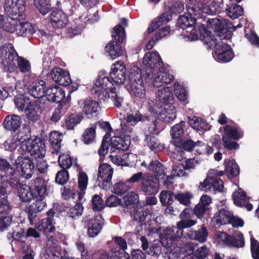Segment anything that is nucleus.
Instances as JSON below:
<instances>
[{
    "instance_id": "obj_1",
    "label": "nucleus",
    "mask_w": 259,
    "mask_h": 259,
    "mask_svg": "<svg viewBox=\"0 0 259 259\" xmlns=\"http://www.w3.org/2000/svg\"><path fill=\"white\" fill-rule=\"evenodd\" d=\"M203 33L201 34V32H198L197 28L194 29L195 32L191 31V35L187 38L192 40L200 39L204 44L207 45L209 48H215V53L213 57L218 61L227 62L231 61L233 58V54L231 48L229 46L222 41H218L217 39L213 35H212L209 31H206L204 29Z\"/></svg>"
},
{
    "instance_id": "obj_2",
    "label": "nucleus",
    "mask_w": 259,
    "mask_h": 259,
    "mask_svg": "<svg viewBox=\"0 0 259 259\" xmlns=\"http://www.w3.org/2000/svg\"><path fill=\"white\" fill-rule=\"evenodd\" d=\"M119 88L108 76L100 75L94 82L92 92L100 100L107 101L111 99L115 106L119 108L123 102V98L118 93Z\"/></svg>"
},
{
    "instance_id": "obj_3",
    "label": "nucleus",
    "mask_w": 259,
    "mask_h": 259,
    "mask_svg": "<svg viewBox=\"0 0 259 259\" xmlns=\"http://www.w3.org/2000/svg\"><path fill=\"white\" fill-rule=\"evenodd\" d=\"M1 52L5 53L3 64L8 71L13 72L16 68L17 64L21 72L28 73L30 71L31 66L29 61L19 57L12 45L4 46Z\"/></svg>"
},
{
    "instance_id": "obj_4",
    "label": "nucleus",
    "mask_w": 259,
    "mask_h": 259,
    "mask_svg": "<svg viewBox=\"0 0 259 259\" xmlns=\"http://www.w3.org/2000/svg\"><path fill=\"white\" fill-rule=\"evenodd\" d=\"M196 224L193 220L182 219L176 227H167L160 233L161 244L166 248H170L183 235V229L191 227Z\"/></svg>"
},
{
    "instance_id": "obj_5",
    "label": "nucleus",
    "mask_w": 259,
    "mask_h": 259,
    "mask_svg": "<svg viewBox=\"0 0 259 259\" xmlns=\"http://www.w3.org/2000/svg\"><path fill=\"white\" fill-rule=\"evenodd\" d=\"M23 139L22 140L21 147L19 151L21 154L29 153L33 158L44 157L45 150L44 145L40 139L35 136L30 137L29 129L28 127H23Z\"/></svg>"
},
{
    "instance_id": "obj_6",
    "label": "nucleus",
    "mask_w": 259,
    "mask_h": 259,
    "mask_svg": "<svg viewBox=\"0 0 259 259\" xmlns=\"http://www.w3.org/2000/svg\"><path fill=\"white\" fill-rule=\"evenodd\" d=\"M126 88L131 96L138 99H143L146 96L141 71L135 66H132L130 69L128 82L126 85Z\"/></svg>"
},
{
    "instance_id": "obj_7",
    "label": "nucleus",
    "mask_w": 259,
    "mask_h": 259,
    "mask_svg": "<svg viewBox=\"0 0 259 259\" xmlns=\"http://www.w3.org/2000/svg\"><path fill=\"white\" fill-rule=\"evenodd\" d=\"M35 187L37 189L35 198L37 200L28 208V219L31 225L33 224V219L36 216V213L41 211L47 205L45 199L47 195V181H36Z\"/></svg>"
},
{
    "instance_id": "obj_8",
    "label": "nucleus",
    "mask_w": 259,
    "mask_h": 259,
    "mask_svg": "<svg viewBox=\"0 0 259 259\" xmlns=\"http://www.w3.org/2000/svg\"><path fill=\"white\" fill-rule=\"evenodd\" d=\"M149 110L156 117L165 122H170L176 118V111L173 105L159 107L153 99L148 100Z\"/></svg>"
},
{
    "instance_id": "obj_9",
    "label": "nucleus",
    "mask_w": 259,
    "mask_h": 259,
    "mask_svg": "<svg viewBox=\"0 0 259 259\" xmlns=\"http://www.w3.org/2000/svg\"><path fill=\"white\" fill-rule=\"evenodd\" d=\"M132 128L126 125L123 126L120 131L119 136H114L110 139L111 152L115 149L126 150L131 144V134Z\"/></svg>"
},
{
    "instance_id": "obj_10",
    "label": "nucleus",
    "mask_w": 259,
    "mask_h": 259,
    "mask_svg": "<svg viewBox=\"0 0 259 259\" xmlns=\"http://www.w3.org/2000/svg\"><path fill=\"white\" fill-rule=\"evenodd\" d=\"M195 23L196 18L190 17L188 14L182 15L180 16L178 20V24L179 26L183 29H188L186 31L187 33L185 34L183 37L185 41H193L190 39H188L187 37L191 35V31H193V34L197 33V32H195L194 31V29H195L196 27H197V29H198V32L200 31L201 32V34L204 33L203 29L206 31H209L206 29L204 24H197L193 28H192Z\"/></svg>"
},
{
    "instance_id": "obj_11",
    "label": "nucleus",
    "mask_w": 259,
    "mask_h": 259,
    "mask_svg": "<svg viewBox=\"0 0 259 259\" xmlns=\"http://www.w3.org/2000/svg\"><path fill=\"white\" fill-rule=\"evenodd\" d=\"M154 87L158 88L163 84H168L174 80V76L170 73L168 67L162 65L156 71L151 73L150 77Z\"/></svg>"
},
{
    "instance_id": "obj_12",
    "label": "nucleus",
    "mask_w": 259,
    "mask_h": 259,
    "mask_svg": "<svg viewBox=\"0 0 259 259\" xmlns=\"http://www.w3.org/2000/svg\"><path fill=\"white\" fill-rule=\"evenodd\" d=\"M14 165L17 171L26 179H30L33 172L34 162L26 156H19L15 160Z\"/></svg>"
},
{
    "instance_id": "obj_13",
    "label": "nucleus",
    "mask_w": 259,
    "mask_h": 259,
    "mask_svg": "<svg viewBox=\"0 0 259 259\" xmlns=\"http://www.w3.org/2000/svg\"><path fill=\"white\" fill-rule=\"evenodd\" d=\"M82 113L88 119L96 118L99 114L100 107L98 102L90 98L78 102Z\"/></svg>"
},
{
    "instance_id": "obj_14",
    "label": "nucleus",
    "mask_w": 259,
    "mask_h": 259,
    "mask_svg": "<svg viewBox=\"0 0 259 259\" xmlns=\"http://www.w3.org/2000/svg\"><path fill=\"white\" fill-rule=\"evenodd\" d=\"M113 173V168L108 164H101L98 168L97 181L100 188L107 189L111 186Z\"/></svg>"
},
{
    "instance_id": "obj_15",
    "label": "nucleus",
    "mask_w": 259,
    "mask_h": 259,
    "mask_svg": "<svg viewBox=\"0 0 259 259\" xmlns=\"http://www.w3.org/2000/svg\"><path fill=\"white\" fill-rule=\"evenodd\" d=\"M36 181H46L45 180L37 178L31 181L29 185L23 184L18 190V195L20 199L23 202H29L36 196L37 189L35 187Z\"/></svg>"
},
{
    "instance_id": "obj_16",
    "label": "nucleus",
    "mask_w": 259,
    "mask_h": 259,
    "mask_svg": "<svg viewBox=\"0 0 259 259\" xmlns=\"http://www.w3.org/2000/svg\"><path fill=\"white\" fill-rule=\"evenodd\" d=\"M143 64L146 66L147 77H150L151 73L163 65L161 59L157 52L146 53L143 59Z\"/></svg>"
},
{
    "instance_id": "obj_17",
    "label": "nucleus",
    "mask_w": 259,
    "mask_h": 259,
    "mask_svg": "<svg viewBox=\"0 0 259 259\" xmlns=\"http://www.w3.org/2000/svg\"><path fill=\"white\" fill-rule=\"evenodd\" d=\"M4 9L8 15L25 17V0H5Z\"/></svg>"
},
{
    "instance_id": "obj_18",
    "label": "nucleus",
    "mask_w": 259,
    "mask_h": 259,
    "mask_svg": "<svg viewBox=\"0 0 259 259\" xmlns=\"http://www.w3.org/2000/svg\"><path fill=\"white\" fill-rule=\"evenodd\" d=\"M126 68L124 64L122 61L115 62L112 67L110 72V77L115 85L123 83L125 79Z\"/></svg>"
},
{
    "instance_id": "obj_19",
    "label": "nucleus",
    "mask_w": 259,
    "mask_h": 259,
    "mask_svg": "<svg viewBox=\"0 0 259 259\" xmlns=\"http://www.w3.org/2000/svg\"><path fill=\"white\" fill-rule=\"evenodd\" d=\"M227 20L224 19L211 18L207 21V28L213 29L220 39L227 38Z\"/></svg>"
},
{
    "instance_id": "obj_20",
    "label": "nucleus",
    "mask_w": 259,
    "mask_h": 259,
    "mask_svg": "<svg viewBox=\"0 0 259 259\" xmlns=\"http://www.w3.org/2000/svg\"><path fill=\"white\" fill-rule=\"evenodd\" d=\"M142 191L147 194H156L159 190V184L157 179L147 174L143 176L141 183Z\"/></svg>"
},
{
    "instance_id": "obj_21",
    "label": "nucleus",
    "mask_w": 259,
    "mask_h": 259,
    "mask_svg": "<svg viewBox=\"0 0 259 259\" xmlns=\"http://www.w3.org/2000/svg\"><path fill=\"white\" fill-rule=\"evenodd\" d=\"M88 227V234L90 237L97 236L100 232L103 224V218L101 215H97L85 220Z\"/></svg>"
},
{
    "instance_id": "obj_22",
    "label": "nucleus",
    "mask_w": 259,
    "mask_h": 259,
    "mask_svg": "<svg viewBox=\"0 0 259 259\" xmlns=\"http://www.w3.org/2000/svg\"><path fill=\"white\" fill-rule=\"evenodd\" d=\"M24 18L25 17L10 15L5 18L0 15V28L6 31L13 33L16 30L18 22Z\"/></svg>"
},
{
    "instance_id": "obj_23",
    "label": "nucleus",
    "mask_w": 259,
    "mask_h": 259,
    "mask_svg": "<svg viewBox=\"0 0 259 259\" xmlns=\"http://www.w3.org/2000/svg\"><path fill=\"white\" fill-rule=\"evenodd\" d=\"M46 96L48 101L65 103L68 99L65 98L64 91L56 85L50 86L46 90Z\"/></svg>"
},
{
    "instance_id": "obj_24",
    "label": "nucleus",
    "mask_w": 259,
    "mask_h": 259,
    "mask_svg": "<svg viewBox=\"0 0 259 259\" xmlns=\"http://www.w3.org/2000/svg\"><path fill=\"white\" fill-rule=\"evenodd\" d=\"M157 98L162 106L173 105L174 97L172 89L169 87H164L159 89L157 92Z\"/></svg>"
},
{
    "instance_id": "obj_25",
    "label": "nucleus",
    "mask_w": 259,
    "mask_h": 259,
    "mask_svg": "<svg viewBox=\"0 0 259 259\" xmlns=\"http://www.w3.org/2000/svg\"><path fill=\"white\" fill-rule=\"evenodd\" d=\"M53 79L61 85L67 86L71 82L69 73L61 68H55L51 72Z\"/></svg>"
},
{
    "instance_id": "obj_26",
    "label": "nucleus",
    "mask_w": 259,
    "mask_h": 259,
    "mask_svg": "<svg viewBox=\"0 0 259 259\" xmlns=\"http://www.w3.org/2000/svg\"><path fill=\"white\" fill-rule=\"evenodd\" d=\"M47 214V218L40 220L34 225L38 231H42L46 234L53 232L55 229L53 225L54 212L52 210H50Z\"/></svg>"
},
{
    "instance_id": "obj_27",
    "label": "nucleus",
    "mask_w": 259,
    "mask_h": 259,
    "mask_svg": "<svg viewBox=\"0 0 259 259\" xmlns=\"http://www.w3.org/2000/svg\"><path fill=\"white\" fill-rule=\"evenodd\" d=\"M185 124V122L181 121L171 127L170 131V135L172 139L171 143L176 146H180L182 144V137L184 134Z\"/></svg>"
},
{
    "instance_id": "obj_28",
    "label": "nucleus",
    "mask_w": 259,
    "mask_h": 259,
    "mask_svg": "<svg viewBox=\"0 0 259 259\" xmlns=\"http://www.w3.org/2000/svg\"><path fill=\"white\" fill-rule=\"evenodd\" d=\"M22 123L20 116L16 114L7 115L3 121L4 127L7 130L15 132L18 129Z\"/></svg>"
},
{
    "instance_id": "obj_29",
    "label": "nucleus",
    "mask_w": 259,
    "mask_h": 259,
    "mask_svg": "<svg viewBox=\"0 0 259 259\" xmlns=\"http://www.w3.org/2000/svg\"><path fill=\"white\" fill-rule=\"evenodd\" d=\"M50 19L52 25L58 28L65 27L68 23L67 16L61 11L52 12Z\"/></svg>"
},
{
    "instance_id": "obj_30",
    "label": "nucleus",
    "mask_w": 259,
    "mask_h": 259,
    "mask_svg": "<svg viewBox=\"0 0 259 259\" xmlns=\"http://www.w3.org/2000/svg\"><path fill=\"white\" fill-rule=\"evenodd\" d=\"M214 178L215 177H208L205 179L203 182L199 184V188L201 191H210V192H220L223 189V182H219V186L215 187L213 186L214 182Z\"/></svg>"
},
{
    "instance_id": "obj_31",
    "label": "nucleus",
    "mask_w": 259,
    "mask_h": 259,
    "mask_svg": "<svg viewBox=\"0 0 259 259\" xmlns=\"http://www.w3.org/2000/svg\"><path fill=\"white\" fill-rule=\"evenodd\" d=\"M45 82L42 80H36L33 82L29 89V94L34 98H41L46 95Z\"/></svg>"
},
{
    "instance_id": "obj_32",
    "label": "nucleus",
    "mask_w": 259,
    "mask_h": 259,
    "mask_svg": "<svg viewBox=\"0 0 259 259\" xmlns=\"http://www.w3.org/2000/svg\"><path fill=\"white\" fill-rule=\"evenodd\" d=\"M233 200L236 205L240 207H244L247 210H252L253 206L251 203H247V200L244 192L238 188L233 194Z\"/></svg>"
},
{
    "instance_id": "obj_33",
    "label": "nucleus",
    "mask_w": 259,
    "mask_h": 259,
    "mask_svg": "<svg viewBox=\"0 0 259 259\" xmlns=\"http://www.w3.org/2000/svg\"><path fill=\"white\" fill-rule=\"evenodd\" d=\"M232 215L228 210L221 209L211 219V222L214 226L227 224L230 220Z\"/></svg>"
},
{
    "instance_id": "obj_34",
    "label": "nucleus",
    "mask_w": 259,
    "mask_h": 259,
    "mask_svg": "<svg viewBox=\"0 0 259 259\" xmlns=\"http://www.w3.org/2000/svg\"><path fill=\"white\" fill-rule=\"evenodd\" d=\"M171 15L168 13H164L160 17L154 19L152 21L150 25L147 29L148 33H150L156 30L162 26H166L169 20L171 19Z\"/></svg>"
},
{
    "instance_id": "obj_35",
    "label": "nucleus",
    "mask_w": 259,
    "mask_h": 259,
    "mask_svg": "<svg viewBox=\"0 0 259 259\" xmlns=\"http://www.w3.org/2000/svg\"><path fill=\"white\" fill-rule=\"evenodd\" d=\"M35 31V27L31 23L26 21H21V20L18 22L15 31L16 34L19 36L31 35Z\"/></svg>"
},
{
    "instance_id": "obj_36",
    "label": "nucleus",
    "mask_w": 259,
    "mask_h": 259,
    "mask_svg": "<svg viewBox=\"0 0 259 259\" xmlns=\"http://www.w3.org/2000/svg\"><path fill=\"white\" fill-rule=\"evenodd\" d=\"M243 132L239 127L231 125H226L224 127L223 136L231 137L234 140H238L243 137Z\"/></svg>"
},
{
    "instance_id": "obj_37",
    "label": "nucleus",
    "mask_w": 259,
    "mask_h": 259,
    "mask_svg": "<svg viewBox=\"0 0 259 259\" xmlns=\"http://www.w3.org/2000/svg\"><path fill=\"white\" fill-rule=\"evenodd\" d=\"M23 139V132L20 131L13 137L7 139L5 143L6 150L13 151L16 149L19 143L22 144V140Z\"/></svg>"
},
{
    "instance_id": "obj_38",
    "label": "nucleus",
    "mask_w": 259,
    "mask_h": 259,
    "mask_svg": "<svg viewBox=\"0 0 259 259\" xmlns=\"http://www.w3.org/2000/svg\"><path fill=\"white\" fill-rule=\"evenodd\" d=\"M106 52L112 59H115L122 55L121 46L114 41H110L105 47Z\"/></svg>"
},
{
    "instance_id": "obj_39",
    "label": "nucleus",
    "mask_w": 259,
    "mask_h": 259,
    "mask_svg": "<svg viewBox=\"0 0 259 259\" xmlns=\"http://www.w3.org/2000/svg\"><path fill=\"white\" fill-rule=\"evenodd\" d=\"M189 122L190 126L194 130L202 132L210 130V125L207 124L202 118L194 116L189 119Z\"/></svg>"
},
{
    "instance_id": "obj_40",
    "label": "nucleus",
    "mask_w": 259,
    "mask_h": 259,
    "mask_svg": "<svg viewBox=\"0 0 259 259\" xmlns=\"http://www.w3.org/2000/svg\"><path fill=\"white\" fill-rule=\"evenodd\" d=\"M203 4L200 2L191 3L187 8V14L191 17L196 18V20L202 17Z\"/></svg>"
},
{
    "instance_id": "obj_41",
    "label": "nucleus",
    "mask_w": 259,
    "mask_h": 259,
    "mask_svg": "<svg viewBox=\"0 0 259 259\" xmlns=\"http://www.w3.org/2000/svg\"><path fill=\"white\" fill-rule=\"evenodd\" d=\"M7 192L4 186H0V213H8L11 210L7 200Z\"/></svg>"
},
{
    "instance_id": "obj_42",
    "label": "nucleus",
    "mask_w": 259,
    "mask_h": 259,
    "mask_svg": "<svg viewBox=\"0 0 259 259\" xmlns=\"http://www.w3.org/2000/svg\"><path fill=\"white\" fill-rule=\"evenodd\" d=\"M225 171L231 177L237 176L239 172V167L234 159H226L225 160Z\"/></svg>"
},
{
    "instance_id": "obj_43",
    "label": "nucleus",
    "mask_w": 259,
    "mask_h": 259,
    "mask_svg": "<svg viewBox=\"0 0 259 259\" xmlns=\"http://www.w3.org/2000/svg\"><path fill=\"white\" fill-rule=\"evenodd\" d=\"M188 234L191 239L203 243L206 241L208 233L205 227H202L198 231H190Z\"/></svg>"
},
{
    "instance_id": "obj_44",
    "label": "nucleus",
    "mask_w": 259,
    "mask_h": 259,
    "mask_svg": "<svg viewBox=\"0 0 259 259\" xmlns=\"http://www.w3.org/2000/svg\"><path fill=\"white\" fill-rule=\"evenodd\" d=\"M58 162L60 166L64 169L69 168L73 163L75 166H78L76 159H73L68 153L60 155L58 158Z\"/></svg>"
},
{
    "instance_id": "obj_45",
    "label": "nucleus",
    "mask_w": 259,
    "mask_h": 259,
    "mask_svg": "<svg viewBox=\"0 0 259 259\" xmlns=\"http://www.w3.org/2000/svg\"><path fill=\"white\" fill-rule=\"evenodd\" d=\"M141 165L142 166L147 167L148 169L151 171L158 168V170H160V175H165L164 168L163 165L157 160H150L148 159L143 161L141 163Z\"/></svg>"
},
{
    "instance_id": "obj_46",
    "label": "nucleus",
    "mask_w": 259,
    "mask_h": 259,
    "mask_svg": "<svg viewBox=\"0 0 259 259\" xmlns=\"http://www.w3.org/2000/svg\"><path fill=\"white\" fill-rule=\"evenodd\" d=\"M223 6V3L212 2L207 6L203 5V13L210 15H215L219 13L222 11Z\"/></svg>"
},
{
    "instance_id": "obj_47",
    "label": "nucleus",
    "mask_w": 259,
    "mask_h": 259,
    "mask_svg": "<svg viewBox=\"0 0 259 259\" xmlns=\"http://www.w3.org/2000/svg\"><path fill=\"white\" fill-rule=\"evenodd\" d=\"M38 110V107L31 103V105L26 106L24 112L28 119L34 122L39 119Z\"/></svg>"
},
{
    "instance_id": "obj_48",
    "label": "nucleus",
    "mask_w": 259,
    "mask_h": 259,
    "mask_svg": "<svg viewBox=\"0 0 259 259\" xmlns=\"http://www.w3.org/2000/svg\"><path fill=\"white\" fill-rule=\"evenodd\" d=\"M146 142L148 147L155 151H161L164 148V145L160 143L158 139L154 136L146 135Z\"/></svg>"
},
{
    "instance_id": "obj_49",
    "label": "nucleus",
    "mask_w": 259,
    "mask_h": 259,
    "mask_svg": "<svg viewBox=\"0 0 259 259\" xmlns=\"http://www.w3.org/2000/svg\"><path fill=\"white\" fill-rule=\"evenodd\" d=\"M15 172L12 170L11 173L8 174L11 175V176H9V178H8V176H2L0 183L3 184L6 181H9V184L12 188L18 190L22 184H20L19 182L18 176L17 175H15Z\"/></svg>"
},
{
    "instance_id": "obj_50",
    "label": "nucleus",
    "mask_w": 259,
    "mask_h": 259,
    "mask_svg": "<svg viewBox=\"0 0 259 259\" xmlns=\"http://www.w3.org/2000/svg\"><path fill=\"white\" fill-rule=\"evenodd\" d=\"M226 12L228 16L235 19L241 16L243 14V8L236 4H233L226 9Z\"/></svg>"
},
{
    "instance_id": "obj_51",
    "label": "nucleus",
    "mask_w": 259,
    "mask_h": 259,
    "mask_svg": "<svg viewBox=\"0 0 259 259\" xmlns=\"http://www.w3.org/2000/svg\"><path fill=\"white\" fill-rule=\"evenodd\" d=\"M193 197V195L190 192H179L175 195V199L185 206H188L191 203V199Z\"/></svg>"
},
{
    "instance_id": "obj_52",
    "label": "nucleus",
    "mask_w": 259,
    "mask_h": 259,
    "mask_svg": "<svg viewBox=\"0 0 259 259\" xmlns=\"http://www.w3.org/2000/svg\"><path fill=\"white\" fill-rule=\"evenodd\" d=\"M174 91L177 98L181 101H185L188 98V93L183 85L176 82L174 85Z\"/></svg>"
},
{
    "instance_id": "obj_53",
    "label": "nucleus",
    "mask_w": 259,
    "mask_h": 259,
    "mask_svg": "<svg viewBox=\"0 0 259 259\" xmlns=\"http://www.w3.org/2000/svg\"><path fill=\"white\" fill-rule=\"evenodd\" d=\"M174 193L170 191L163 190L160 192L159 199L162 205H171L174 202Z\"/></svg>"
},
{
    "instance_id": "obj_54",
    "label": "nucleus",
    "mask_w": 259,
    "mask_h": 259,
    "mask_svg": "<svg viewBox=\"0 0 259 259\" xmlns=\"http://www.w3.org/2000/svg\"><path fill=\"white\" fill-rule=\"evenodd\" d=\"M96 124H94L84 131L82 139L85 144H89L93 142L96 137Z\"/></svg>"
},
{
    "instance_id": "obj_55",
    "label": "nucleus",
    "mask_w": 259,
    "mask_h": 259,
    "mask_svg": "<svg viewBox=\"0 0 259 259\" xmlns=\"http://www.w3.org/2000/svg\"><path fill=\"white\" fill-rule=\"evenodd\" d=\"M62 134L57 131L51 132L50 134V142L54 146L55 151L57 153L60 148V143L62 139Z\"/></svg>"
},
{
    "instance_id": "obj_56",
    "label": "nucleus",
    "mask_w": 259,
    "mask_h": 259,
    "mask_svg": "<svg viewBox=\"0 0 259 259\" xmlns=\"http://www.w3.org/2000/svg\"><path fill=\"white\" fill-rule=\"evenodd\" d=\"M34 4L39 12L45 15L51 10L50 0H34Z\"/></svg>"
},
{
    "instance_id": "obj_57",
    "label": "nucleus",
    "mask_w": 259,
    "mask_h": 259,
    "mask_svg": "<svg viewBox=\"0 0 259 259\" xmlns=\"http://www.w3.org/2000/svg\"><path fill=\"white\" fill-rule=\"evenodd\" d=\"M215 239L217 241L221 244L228 246H240L236 243L232 244L231 237L223 232L219 231L216 232Z\"/></svg>"
},
{
    "instance_id": "obj_58",
    "label": "nucleus",
    "mask_w": 259,
    "mask_h": 259,
    "mask_svg": "<svg viewBox=\"0 0 259 259\" xmlns=\"http://www.w3.org/2000/svg\"><path fill=\"white\" fill-rule=\"evenodd\" d=\"M83 119V116L80 114H72L66 119V125L68 130H72Z\"/></svg>"
},
{
    "instance_id": "obj_59",
    "label": "nucleus",
    "mask_w": 259,
    "mask_h": 259,
    "mask_svg": "<svg viewBox=\"0 0 259 259\" xmlns=\"http://www.w3.org/2000/svg\"><path fill=\"white\" fill-rule=\"evenodd\" d=\"M142 120L143 116L141 114L139 111L137 109L131 110V112L128 113L126 118V122L133 125Z\"/></svg>"
},
{
    "instance_id": "obj_60",
    "label": "nucleus",
    "mask_w": 259,
    "mask_h": 259,
    "mask_svg": "<svg viewBox=\"0 0 259 259\" xmlns=\"http://www.w3.org/2000/svg\"><path fill=\"white\" fill-rule=\"evenodd\" d=\"M222 145L228 150H237L239 148V145L231 137L222 136Z\"/></svg>"
},
{
    "instance_id": "obj_61",
    "label": "nucleus",
    "mask_w": 259,
    "mask_h": 259,
    "mask_svg": "<svg viewBox=\"0 0 259 259\" xmlns=\"http://www.w3.org/2000/svg\"><path fill=\"white\" fill-rule=\"evenodd\" d=\"M15 102L16 108L21 111H24L26 106L31 104L28 98L22 95L16 98Z\"/></svg>"
},
{
    "instance_id": "obj_62",
    "label": "nucleus",
    "mask_w": 259,
    "mask_h": 259,
    "mask_svg": "<svg viewBox=\"0 0 259 259\" xmlns=\"http://www.w3.org/2000/svg\"><path fill=\"white\" fill-rule=\"evenodd\" d=\"M112 37L118 42H123L125 37V31L120 24L115 26L112 34Z\"/></svg>"
},
{
    "instance_id": "obj_63",
    "label": "nucleus",
    "mask_w": 259,
    "mask_h": 259,
    "mask_svg": "<svg viewBox=\"0 0 259 259\" xmlns=\"http://www.w3.org/2000/svg\"><path fill=\"white\" fill-rule=\"evenodd\" d=\"M77 178L78 188L80 191H83L87 187L88 184V177L85 172L79 171Z\"/></svg>"
},
{
    "instance_id": "obj_64",
    "label": "nucleus",
    "mask_w": 259,
    "mask_h": 259,
    "mask_svg": "<svg viewBox=\"0 0 259 259\" xmlns=\"http://www.w3.org/2000/svg\"><path fill=\"white\" fill-rule=\"evenodd\" d=\"M109 139V137H108V134L104 136L102 144L98 150V153L100 156H104L107 153L108 147L109 145H110Z\"/></svg>"
}]
</instances>
